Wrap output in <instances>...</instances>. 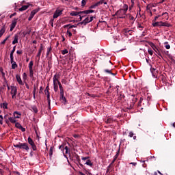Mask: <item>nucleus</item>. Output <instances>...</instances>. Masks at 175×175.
<instances>
[{
    "label": "nucleus",
    "mask_w": 175,
    "mask_h": 175,
    "mask_svg": "<svg viewBox=\"0 0 175 175\" xmlns=\"http://www.w3.org/2000/svg\"><path fill=\"white\" fill-rule=\"evenodd\" d=\"M113 120L111 118H107V119L105 120V122L106 124H113Z\"/></svg>",
    "instance_id": "aec40b11"
},
{
    "label": "nucleus",
    "mask_w": 175,
    "mask_h": 175,
    "mask_svg": "<svg viewBox=\"0 0 175 175\" xmlns=\"http://www.w3.org/2000/svg\"><path fill=\"white\" fill-rule=\"evenodd\" d=\"M80 14H83V11H80V12L72 11L70 12V16H79Z\"/></svg>",
    "instance_id": "9b49d317"
},
{
    "label": "nucleus",
    "mask_w": 175,
    "mask_h": 175,
    "mask_svg": "<svg viewBox=\"0 0 175 175\" xmlns=\"http://www.w3.org/2000/svg\"><path fill=\"white\" fill-rule=\"evenodd\" d=\"M5 31L6 28L5 27V26H3L0 30V38H2Z\"/></svg>",
    "instance_id": "dca6fc26"
},
{
    "label": "nucleus",
    "mask_w": 175,
    "mask_h": 175,
    "mask_svg": "<svg viewBox=\"0 0 175 175\" xmlns=\"http://www.w3.org/2000/svg\"><path fill=\"white\" fill-rule=\"evenodd\" d=\"M16 114H17L18 116H16ZM14 118H20V116H21V113H18V111H14Z\"/></svg>",
    "instance_id": "f704fd0d"
},
{
    "label": "nucleus",
    "mask_w": 175,
    "mask_h": 175,
    "mask_svg": "<svg viewBox=\"0 0 175 175\" xmlns=\"http://www.w3.org/2000/svg\"><path fill=\"white\" fill-rule=\"evenodd\" d=\"M38 87H39V83H37V84L33 85V94H36V92H38Z\"/></svg>",
    "instance_id": "6ab92c4d"
},
{
    "label": "nucleus",
    "mask_w": 175,
    "mask_h": 175,
    "mask_svg": "<svg viewBox=\"0 0 175 175\" xmlns=\"http://www.w3.org/2000/svg\"><path fill=\"white\" fill-rule=\"evenodd\" d=\"M118 155H120V152H118L114 156L113 161H111V163L114 165V162L117 161V158H118Z\"/></svg>",
    "instance_id": "5701e85b"
},
{
    "label": "nucleus",
    "mask_w": 175,
    "mask_h": 175,
    "mask_svg": "<svg viewBox=\"0 0 175 175\" xmlns=\"http://www.w3.org/2000/svg\"><path fill=\"white\" fill-rule=\"evenodd\" d=\"M137 101V98L133 97L131 103H132L133 105H135Z\"/></svg>",
    "instance_id": "4d7b16f0"
},
{
    "label": "nucleus",
    "mask_w": 175,
    "mask_h": 175,
    "mask_svg": "<svg viewBox=\"0 0 175 175\" xmlns=\"http://www.w3.org/2000/svg\"><path fill=\"white\" fill-rule=\"evenodd\" d=\"M65 147V145L62 144L59 146V150H61V151H64V148Z\"/></svg>",
    "instance_id": "13d9d810"
},
{
    "label": "nucleus",
    "mask_w": 175,
    "mask_h": 175,
    "mask_svg": "<svg viewBox=\"0 0 175 175\" xmlns=\"http://www.w3.org/2000/svg\"><path fill=\"white\" fill-rule=\"evenodd\" d=\"M8 120H9L10 122H11L12 124H16V118L9 117Z\"/></svg>",
    "instance_id": "4be33fe9"
},
{
    "label": "nucleus",
    "mask_w": 175,
    "mask_h": 175,
    "mask_svg": "<svg viewBox=\"0 0 175 175\" xmlns=\"http://www.w3.org/2000/svg\"><path fill=\"white\" fill-rule=\"evenodd\" d=\"M85 164L88 165V166H90L91 167H92V166L94 165V164L91 162V160H87Z\"/></svg>",
    "instance_id": "2f4dec72"
},
{
    "label": "nucleus",
    "mask_w": 175,
    "mask_h": 175,
    "mask_svg": "<svg viewBox=\"0 0 175 175\" xmlns=\"http://www.w3.org/2000/svg\"><path fill=\"white\" fill-rule=\"evenodd\" d=\"M95 11L94 10H88L82 11V13H86V14H90V13H94Z\"/></svg>",
    "instance_id": "a878e982"
},
{
    "label": "nucleus",
    "mask_w": 175,
    "mask_h": 175,
    "mask_svg": "<svg viewBox=\"0 0 175 175\" xmlns=\"http://www.w3.org/2000/svg\"><path fill=\"white\" fill-rule=\"evenodd\" d=\"M104 72H105V73H109V75H111V70L105 69V70H104Z\"/></svg>",
    "instance_id": "052dcab7"
},
{
    "label": "nucleus",
    "mask_w": 175,
    "mask_h": 175,
    "mask_svg": "<svg viewBox=\"0 0 175 175\" xmlns=\"http://www.w3.org/2000/svg\"><path fill=\"white\" fill-rule=\"evenodd\" d=\"M87 1L85 0H82L81 6H85Z\"/></svg>",
    "instance_id": "680f3d73"
},
{
    "label": "nucleus",
    "mask_w": 175,
    "mask_h": 175,
    "mask_svg": "<svg viewBox=\"0 0 175 175\" xmlns=\"http://www.w3.org/2000/svg\"><path fill=\"white\" fill-rule=\"evenodd\" d=\"M129 20L135 21V17H133L131 14H129Z\"/></svg>",
    "instance_id": "e2e57ef3"
},
{
    "label": "nucleus",
    "mask_w": 175,
    "mask_h": 175,
    "mask_svg": "<svg viewBox=\"0 0 175 175\" xmlns=\"http://www.w3.org/2000/svg\"><path fill=\"white\" fill-rule=\"evenodd\" d=\"M60 100H63V102H64V103H66V98L64 96V92L60 93Z\"/></svg>",
    "instance_id": "412c9836"
},
{
    "label": "nucleus",
    "mask_w": 175,
    "mask_h": 175,
    "mask_svg": "<svg viewBox=\"0 0 175 175\" xmlns=\"http://www.w3.org/2000/svg\"><path fill=\"white\" fill-rule=\"evenodd\" d=\"M11 95H14V96L17 95V87L11 86Z\"/></svg>",
    "instance_id": "1a4fd4ad"
},
{
    "label": "nucleus",
    "mask_w": 175,
    "mask_h": 175,
    "mask_svg": "<svg viewBox=\"0 0 175 175\" xmlns=\"http://www.w3.org/2000/svg\"><path fill=\"white\" fill-rule=\"evenodd\" d=\"M15 126L16 128H18V129H21V128L23 126H21V124L18 123V122H16L15 123Z\"/></svg>",
    "instance_id": "37998d69"
},
{
    "label": "nucleus",
    "mask_w": 175,
    "mask_h": 175,
    "mask_svg": "<svg viewBox=\"0 0 175 175\" xmlns=\"http://www.w3.org/2000/svg\"><path fill=\"white\" fill-rule=\"evenodd\" d=\"M29 69H33V61H30L29 63Z\"/></svg>",
    "instance_id": "72a5a7b5"
},
{
    "label": "nucleus",
    "mask_w": 175,
    "mask_h": 175,
    "mask_svg": "<svg viewBox=\"0 0 175 175\" xmlns=\"http://www.w3.org/2000/svg\"><path fill=\"white\" fill-rule=\"evenodd\" d=\"M46 98H47L49 105L50 106V103H51V100H50V93H48L46 94Z\"/></svg>",
    "instance_id": "58836bf2"
},
{
    "label": "nucleus",
    "mask_w": 175,
    "mask_h": 175,
    "mask_svg": "<svg viewBox=\"0 0 175 175\" xmlns=\"http://www.w3.org/2000/svg\"><path fill=\"white\" fill-rule=\"evenodd\" d=\"M150 100H151V96L148 95V96H147L148 105H151V103H150Z\"/></svg>",
    "instance_id": "de8ad7c7"
},
{
    "label": "nucleus",
    "mask_w": 175,
    "mask_h": 175,
    "mask_svg": "<svg viewBox=\"0 0 175 175\" xmlns=\"http://www.w3.org/2000/svg\"><path fill=\"white\" fill-rule=\"evenodd\" d=\"M31 6V4L27 3V5H23L21 8H19V12H24V10H27Z\"/></svg>",
    "instance_id": "9d476101"
},
{
    "label": "nucleus",
    "mask_w": 175,
    "mask_h": 175,
    "mask_svg": "<svg viewBox=\"0 0 175 175\" xmlns=\"http://www.w3.org/2000/svg\"><path fill=\"white\" fill-rule=\"evenodd\" d=\"M43 50V47L41 46L40 49L38 51V53L37 54L38 58H40V55L42 54V51Z\"/></svg>",
    "instance_id": "7c9ffc66"
},
{
    "label": "nucleus",
    "mask_w": 175,
    "mask_h": 175,
    "mask_svg": "<svg viewBox=\"0 0 175 175\" xmlns=\"http://www.w3.org/2000/svg\"><path fill=\"white\" fill-rule=\"evenodd\" d=\"M4 82L3 83V87L0 88V91H2V90H6V88H5V87H8V79H3Z\"/></svg>",
    "instance_id": "ddd939ff"
},
{
    "label": "nucleus",
    "mask_w": 175,
    "mask_h": 175,
    "mask_svg": "<svg viewBox=\"0 0 175 175\" xmlns=\"http://www.w3.org/2000/svg\"><path fill=\"white\" fill-rule=\"evenodd\" d=\"M16 80L18 83V84H20V85H23L24 83H23V81L21 80V77H20V75H17L16 76Z\"/></svg>",
    "instance_id": "4468645a"
},
{
    "label": "nucleus",
    "mask_w": 175,
    "mask_h": 175,
    "mask_svg": "<svg viewBox=\"0 0 175 175\" xmlns=\"http://www.w3.org/2000/svg\"><path fill=\"white\" fill-rule=\"evenodd\" d=\"M10 58L11 62H13V61H14V57L13 56V53H10Z\"/></svg>",
    "instance_id": "8fccbe9b"
},
{
    "label": "nucleus",
    "mask_w": 175,
    "mask_h": 175,
    "mask_svg": "<svg viewBox=\"0 0 175 175\" xmlns=\"http://www.w3.org/2000/svg\"><path fill=\"white\" fill-rule=\"evenodd\" d=\"M92 20H94V16H87L85 20H83L82 22L79 23L77 24V25H87V24H88V23H91V21H92Z\"/></svg>",
    "instance_id": "f03ea898"
},
{
    "label": "nucleus",
    "mask_w": 175,
    "mask_h": 175,
    "mask_svg": "<svg viewBox=\"0 0 175 175\" xmlns=\"http://www.w3.org/2000/svg\"><path fill=\"white\" fill-rule=\"evenodd\" d=\"M39 10H40V9H39V8L33 10V11L31 12L30 16H32L33 17H34L35 14L36 13H38V12H39Z\"/></svg>",
    "instance_id": "a211bd4d"
},
{
    "label": "nucleus",
    "mask_w": 175,
    "mask_h": 175,
    "mask_svg": "<svg viewBox=\"0 0 175 175\" xmlns=\"http://www.w3.org/2000/svg\"><path fill=\"white\" fill-rule=\"evenodd\" d=\"M161 15H158L157 16L154 17V20L152 21V23H154V21H157V20H158V18H159V17H161Z\"/></svg>",
    "instance_id": "0e129e2a"
},
{
    "label": "nucleus",
    "mask_w": 175,
    "mask_h": 175,
    "mask_svg": "<svg viewBox=\"0 0 175 175\" xmlns=\"http://www.w3.org/2000/svg\"><path fill=\"white\" fill-rule=\"evenodd\" d=\"M31 109L35 112L36 114L38 113V107H36V106L31 107Z\"/></svg>",
    "instance_id": "79ce46f5"
},
{
    "label": "nucleus",
    "mask_w": 175,
    "mask_h": 175,
    "mask_svg": "<svg viewBox=\"0 0 175 175\" xmlns=\"http://www.w3.org/2000/svg\"><path fill=\"white\" fill-rule=\"evenodd\" d=\"M142 102H143V98H140L139 101L138 102V107H140L142 106Z\"/></svg>",
    "instance_id": "6e6d98bb"
},
{
    "label": "nucleus",
    "mask_w": 175,
    "mask_h": 175,
    "mask_svg": "<svg viewBox=\"0 0 175 175\" xmlns=\"http://www.w3.org/2000/svg\"><path fill=\"white\" fill-rule=\"evenodd\" d=\"M66 35H68L69 38H72V31H70V29H68L66 31Z\"/></svg>",
    "instance_id": "c03bdc74"
},
{
    "label": "nucleus",
    "mask_w": 175,
    "mask_h": 175,
    "mask_svg": "<svg viewBox=\"0 0 175 175\" xmlns=\"http://www.w3.org/2000/svg\"><path fill=\"white\" fill-rule=\"evenodd\" d=\"M150 46H151L152 49H153V50L155 51V53H157V54H158V55H159V57H162V55L159 52V50L158 49V47H157V46L154 45V43H151Z\"/></svg>",
    "instance_id": "423d86ee"
},
{
    "label": "nucleus",
    "mask_w": 175,
    "mask_h": 175,
    "mask_svg": "<svg viewBox=\"0 0 175 175\" xmlns=\"http://www.w3.org/2000/svg\"><path fill=\"white\" fill-rule=\"evenodd\" d=\"M123 32L124 33H129V35L132 34V30H129V29H124Z\"/></svg>",
    "instance_id": "bb28decb"
},
{
    "label": "nucleus",
    "mask_w": 175,
    "mask_h": 175,
    "mask_svg": "<svg viewBox=\"0 0 175 175\" xmlns=\"http://www.w3.org/2000/svg\"><path fill=\"white\" fill-rule=\"evenodd\" d=\"M115 16H118L119 18H126V12L124 10L120 9L116 12Z\"/></svg>",
    "instance_id": "f257e3e1"
},
{
    "label": "nucleus",
    "mask_w": 175,
    "mask_h": 175,
    "mask_svg": "<svg viewBox=\"0 0 175 175\" xmlns=\"http://www.w3.org/2000/svg\"><path fill=\"white\" fill-rule=\"evenodd\" d=\"M53 88L55 92H57L58 91V83H53Z\"/></svg>",
    "instance_id": "473e14b6"
},
{
    "label": "nucleus",
    "mask_w": 175,
    "mask_h": 175,
    "mask_svg": "<svg viewBox=\"0 0 175 175\" xmlns=\"http://www.w3.org/2000/svg\"><path fill=\"white\" fill-rule=\"evenodd\" d=\"M21 150H25L26 151H29V147L27 143L21 144Z\"/></svg>",
    "instance_id": "6e6552de"
},
{
    "label": "nucleus",
    "mask_w": 175,
    "mask_h": 175,
    "mask_svg": "<svg viewBox=\"0 0 175 175\" xmlns=\"http://www.w3.org/2000/svg\"><path fill=\"white\" fill-rule=\"evenodd\" d=\"M150 72L152 73V76L157 79V77H158V70L154 68H151Z\"/></svg>",
    "instance_id": "0eeeda50"
},
{
    "label": "nucleus",
    "mask_w": 175,
    "mask_h": 175,
    "mask_svg": "<svg viewBox=\"0 0 175 175\" xmlns=\"http://www.w3.org/2000/svg\"><path fill=\"white\" fill-rule=\"evenodd\" d=\"M85 14H87V13L79 14V21H81V20H83V18L85 17Z\"/></svg>",
    "instance_id": "c85d7f7f"
},
{
    "label": "nucleus",
    "mask_w": 175,
    "mask_h": 175,
    "mask_svg": "<svg viewBox=\"0 0 175 175\" xmlns=\"http://www.w3.org/2000/svg\"><path fill=\"white\" fill-rule=\"evenodd\" d=\"M27 142L29 144H30V146H31L33 151H36V150H38L36 148V145H35V142H33V140H32V138H31V137H28Z\"/></svg>",
    "instance_id": "7ed1b4c3"
},
{
    "label": "nucleus",
    "mask_w": 175,
    "mask_h": 175,
    "mask_svg": "<svg viewBox=\"0 0 175 175\" xmlns=\"http://www.w3.org/2000/svg\"><path fill=\"white\" fill-rule=\"evenodd\" d=\"M54 150V147L51 146L49 150V156L53 157V151Z\"/></svg>",
    "instance_id": "ea45409f"
},
{
    "label": "nucleus",
    "mask_w": 175,
    "mask_h": 175,
    "mask_svg": "<svg viewBox=\"0 0 175 175\" xmlns=\"http://www.w3.org/2000/svg\"><path fill=\"white\" fill-rule=\"evenodd\" d=\"M98 6H100V3H96L94 5H92L90 9H95Z\"/></svg>",
    "instance_id": "cd10ccee"
},
{
    "label": "nucleus",
    "mask_w": 175,
    "mask_h": 175,
    "mask_svg": "<svg viewBox=\"0 0 175 175\" xmlns=\"http://www.w3.org/2000/svg\"><path fill=\"white\" fill-rule=\"evenodd\" d=\"M75 159H77V162H78V163H80V162H81V160L80 159V156H79V154L75 155Z\"/></svg>",
    "instance_id": "a19ab883"
},
{
    "label": "nucleus",
    "mask_w": 175,
    "mask_h": 175,
    "mask_svg": "<svg viewBox=\"0 0 175 175\" xmlns=\"http://www.w3.org/2000/svg\"><path fill=\"white\" fill-rule=\"evenodd\" d=\"M19 35L18 34H15L14 38V40L12 41V44H16L17 43H18V38H19Z\"/></svg>",
    "instance_id": "f8f14e48"
},
{
    "label": "nucleus",
    "mask_w": 175,
    "mask_h": 175,
    "mask_svg": "<svg viewBox=\"0 0 175 175\" xmlns=\"http://www.w3.org/2000/svg\"><path fill=\"white\" fill-rule=\"evenodd\" d=\"M18 20V18H14V20L12 22V24L10 25V31L12 32L16 28V25H17V21Z\"/></svg>",
    "instance_id": "20e7f679"
},
{
    "label": "nucleus",
    "mask_w": 175,
    "mask_h": 175,
    "mask_svg": "<svg viewBox=\"0 0 175 175\" xmlns=\"http://www.w3.org/2000/svg\"><path fill=\"white\" fill-rule=\"evenodd\" d=\"M162 27H172V25H170V23H163L162 22Z\"/></svg>",
    "instance_id": "e433bc0d"
},
{
    "label": "nucleus",
    "mask_w": 175,
    "mask_h": 175,
    "mask_svg": "<svg viewBox=\"0 0 175 175\" xmlns=\"http://www.w3.org/2000/svg\"><path fill=\"white\" fill-rule=\"evenodd\" d=\"M148 54H150V55H152V54H153V51H152V49H148Z\"/></svg>",
    "instance_id": "69168bd1"
},
{
    "label": "nucleus",
    "mask_w": 175,
    "mask_h": 175,
    "mask_svg": "<svg viewBox=\"0 0 175 175\" xmlns=\"http://www.w3.org/2000/svg\"><path fill=\"white\" fill-rule=\"evenodd\" d=\"M161 16H164L165 18H169V14L167 12H163Z\"/></svg>",
    "instance_id": "09e8293b"
},
{
    "label": "nucleus",
    "mask_w": 175,
    "mask_h": 175,
    "mask_svg": "<svg viewBox=\"0 0 175 175\" xmlns=\"http://www.w3.org/2000/svg\"><path fill=\"white\" fill-rule=\"evenodd\" d=\"M62 12H64V10L57 9L53 14V18H58V17L62 14Z\"/></svg>",
    "instance_id": "39448f33"
},
{
    "label": "nucleus",
    "mask_w": 175,
    "mask_h": 175,
    "mask_svg": "<svg viewBox=\"0 0 175 175\" xmlns=\"http://www.w3.org/2000/svg\"><path fill=\"white\" fill-rule=\"evenodd\" d=\"M2 107H3V109H8V103H3L2 104Z\"/></svg>",
    "instance_id": "5fc2aeb1"
},
{
    "label": "nucleus",
    "mask_w": 175,
    "mask_h": 175,
    "mask_svg": "<svg viewBox=\"0 0 175 175\" xmlns=\"http://www.w3.org/2000/svg\"><path fill=\"white\" fill-rule=\"evenodd\" d=\"M134 5H135V1H133V0H131V5L129 7V10H132V9L133 8Z\"/></svg>",
    "instance_id": "a18cd8bd"
},
{
    "label": "nucleus",
    "mask_w": 175,
    "mask_h": 175,
    "mask_svg": "<svg viewBox=\"0 0 175 175\" xmlns=\"http://www.w3.org/2000/svg\"><path fill=\"white\" fill-rule=\"evenodd\" d=\"M64 150H66V154H69V148H68V146H64Z\"/></svg>",
    "instance_id": "bf43d9fd"
},
{
    "label": "nucleus",
    "mask_w": 175,
    "mask_h": 175,
    "mask_svg": "<svg viewBox=\"0 0 175 175\" xmlns=\"http://www.w3.org/2000/svg\"><path fill=\"white\" fill-rule=\"evenodd\" d=\"M11 64H12V69H16V68H17V66H18L17 65V64L16 63V62H14V61L11 62Z\"/></svg>",
    "instance_id": "b1692460"
},
{
    "label": "nucleus",
    "mask_w": 175,
    "mask_h": 175,
    "mask_svg": "<svg viewBox=\"0 0 175 175\" xmlns=\"http://www.w3.org/2000/svg\"><path fill=\"white\" fill-rule=\"evenodd\" d=\"M9 38H10V35L8 36L4 39V40L1 42V44H5V43H6V41L9 39Z\"/></svg>",
    "instance_id": "c9c22d12"
},
{
    "label": "nucleus",
    "mask_w": 175,
    "mask_h": 175,
    "mask_svg": "<svg viewBox=\"0 0 175 175\" xmlns=\"http://www.w3.org/2000/svg\"><path fill=\"white\" fill-rule=\"evenodd\" d=\"M133 135H134V134H133V132H132V131H131L129 134V137H133Z\"/></svg>",
    "instance_id": "774afa93"
},
{
    "label": "nucleus",
    "mask_w": 175,
    "mask_h": 175,
    "mask_svg": "<svg viewBox=\"0 0 175 175\" xmlns=\"http://www.w3.org/2000/svg\"><path fill=\"white\" fill-rule=\"evenodd\" d=\"M128 9H129V7L128 6V5L124 4V5H123V8L121 9V10H124V11L126 12H126H128Z\"/></svg>",
    "instance_id": "c756f323"
},
{
    "label": "nucleus",
    "mask_w": 175,
    "mask_h": 175,
    "mask_svg": "<svg viewBox=\"0 0 175 175\" xmlns=\"http://www.w3.org/2000/svg\"><path fill=\"white\" fill-rule=\"evenodd\" d=\"M58 85H59V88L60 90V94L61 93H64V88L62 87V85L61 84L60 81H58Z\"/></svg>",
    "instance_id": "393cba45"
},
{
    "label": "nucleus",
    "mask_w": 175,
    "mask_h": 175,
    "mask_svg": "<svg viewBox=\"0 0 175 175\" xmlns=\"http://www.w3.org/2000/svg\"><path fill=\"white\" fill-rule=\"evenodd\" d=\"M113 166H114V164H113V163H111L109 166L107 167V169H109V170H113Z\"/></svg>",
    "instance_id": "4c0bfd02"
},
{
    "label": "nucleus",
    "mask_w": 175,
    "mask_h": 175,
    "mask_svg": "<svg viewBox=\"0 0 175 175\" xmlns=\"http://www.w3.org/2000/svg\"><path fill=\"white\" fill-rule=\"evenodd\" d=\"M59 79V76L55 75L53 77V84H55L57 83L58 84V81H59L58 79Z\"/></svg>",
    "instance_id": "2eb2a0df"
},
{
    "label": "nucleus",
    "mask_w": 175,
    "mask_h": 175,
    "mask_svg": "<svg viewBox=\"0 0 175 175\" xmlns=\"http://www.w3.org/2000/svg\"><path fill=\"white\" fill-rule=\"evenodd\" d=\"M23 80H27V73L24 72L23 75Z\"/></svg>",
    "instance_id": "338daca9"
},
{
    "label": "nucleus",
    "mask_w": 175,
    "mask_h": 175,
    "mask_svg": "<svg viewBox=\"0 0 175 175\" xmlns=\"http://www.w3.org/2000/svg\"><path fill=\"white\" fill-rule=\"evenodd\" d=\"M153 27H162V21L160 22H153L152 23Z\"/></svg>",
    "instance_id": "f3484780"
},
{
    "label": "nucleus",
    "mask_w": 175,
    "mask_h": 175,
    "mask_svg": "<svg viewBox=\"0 0 175 175\" xmlns=\"http://www.w3.org/2000/svg\"><path fill=\"white\" fill-rule=\"evenodd\" d=\"M14 147L21 149V143L19 142L18 144L14 145Z\"/></svg>",
    "instance_id": "3c124183"
},
{
    "label": "nucleus",
    "mask_w": 175,
    "mask_h": 175,
    "mask_svg": "<svg viewBox=\"0 0 175 175\" xmlns=\"http://www.w3.org/2000/svg\"><path fill=\"white\" fill-rule=\"evenodd\" d=\"M51 50H53V48H51V46H50V47H49V48L47 49V51H46V55H47V56L50 54Z\"/></svg>",
    "instance_id": "49530a36"
},
{
    "label": "nucleus",
    "mask_w": 175,
    "mask_h": 175,
    "mask_svg": "<svg viewBox=\"0 0 175 175\" xmlns=\"http://www.w3.org/2000/svg\"><path fill=\"white\" fill-rule=\"evenodd\" d=\"M30 77H33V69H29Z\"/></svg>",
    "instance_id": "603ef678"
},
{
    "label": "nucleus",
    "mask_w": 175,
    "mask_h": 175,
    "mask_svg": "<svg viewBox=\"0 0 175 175\" xmlns=\"http://www.w3.org/2000/svg\"><path fill=\"white\" fill-rule=\"evenodd\" d=\"M68 53H69L68 49H64V50L62 51V54H63V55H65V54H68Z\"/></svg>",
    "instance_id": "864d4df0"
}]
</instances>
